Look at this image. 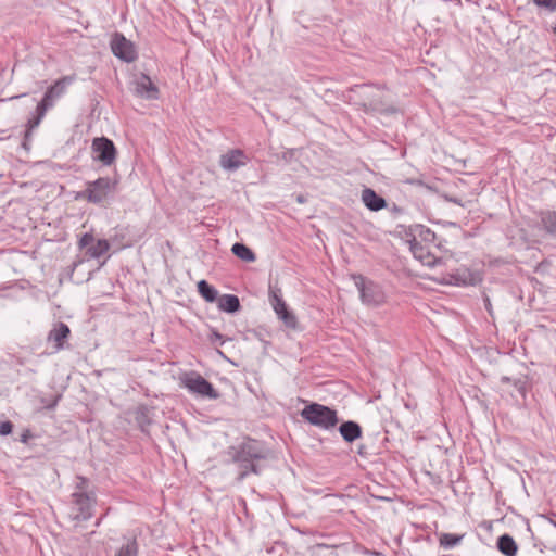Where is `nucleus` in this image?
Listing matches in <instances>:
<instances>
[{
	"label": "nucleus",
	"mask_w": 556,
	"mask_h": 556,
	"mask_svg": "<svg viewBox=\"0 0 556 556\" xmlns=\"http://www.w3.org/2000/svg\"><path fill=\"white\" fill-rule=\"evenodd\" d=\"M232 462L238 466L237 481L242 482L250 473L261 475L266 462L271 458V451L263 442L245 439L230 450Z\"/></svg>",
	"instance_id": "f257e3e1"
},
{
	"label": "nucleus",
	"mask_w": 556,
	"mask_h": 556,
	"mask_svg": "<svg viewBox=\"0 0 556 556\" xmlns=\"http://www.w3.org/2000/svg\"><path fill=\"white\" fill-rule=\"evenodd\" d=\"M380 87L374 84H359L349 88V100L359 105L365 113H378L382 115H392L399 112V109L388 101L380 92Z\"/></svg>",
	"instance_id": "f03ea898"
},
{
	"label": "nucleus",
	"mask_w": 556,
	"mask_h": 556,
	"mask_svg": "<svg viewBox=\"0 0 556 556\" xmlns=\"http://www.w3.org/2000/svg\"><path fill=\"white\" fill-rule=\"evenodd\" d=\"M119 180L115 177H99L87 181L86 188L77 193L76 199L86 200L89 203L106 207L117 192Z\"/></svg>",
	"instance_id": "7ed1b4c3"
},
{
	"label": "nucleus",
	"mask_w": 556,
	"mask_h": 556,
	"mask_svg": "<svg viewBox=\"0 0 556 556\" xmlns=\"http://www.w3.org/2000/svg\"><path fill=\"white\" fill-rule=\"evenodd\" d=\"M301 416L311 425L326 430L333 428L339 421L334 409L319 403L306 405L302 409Z\"/></svg>",
	"instance_id": "20e7f679"
},
{
	"label": "nucleus",
	"mask_w": 556,
	"mask_h": 556,
	"mask_svg": "<svg viewBox=\"0 0 556 556\" xmlns=\"http://www.w3.org/2000/svg\"><path fill=\"white\" fill-rule=\"evenodd\" d=\"M181 386L189 390L193 394H198L202 397L216 400L220 396L219 392L214 386L195 371H190L181 377Z\"/></svg>",
	"instance_id": "39448f33"
},
{
	"label": "nucleus",
	"mask_w": 556,
	"mask_h": 556,
	"mask_svg": "<svg viewBox=\"0 0 556 556\" xmlns=\"http://www.w3.org/2000/svg\"><path fill=\"white\" fill-rule=\"evenodd\" d=\"M72 518L76 521H87L93 516L97 497L93 492H74L72 494Z\"/></svg>",
	"instance_id": "423d86ee"
},
{
	"label": "nucleus",
	"mask_w": 556,
	"mask_h": 556,
	"mask_svg": "<svg viewBox=\"0 0 556 556\" xmlns=\"http://www.w3.org/2000/svg\"><path fill=\"white\" fill-rule=\"evenodd\" d=\"M353 278L364 304L378 306L384 302V294L377 283L366 279L362 275L354 276Z\"/></svg>",
	"instance_id": "0eeeda50"
},
{
	"label": "nucleus",
	"mask_w": 556,
	"mask_h": 556,
	"mask_svg": "<svg viewBox=\"0 0 556 556\" xmlns=\"http://www.w3.org/2000/svg\"><path fill=\"white\" fill-rule=\"evenodd\" d=\"M92 157L105 166L112 165L116 160V148L114 142L106 137H97L91 144Z\"/></svg>",
	"instance_id": "6e6552de"
},
{
	"label": "nucleus",
	"mask_w": 556,
	"mask_h": 556,
	"mask_svg": "<svg viewBox=\"0 0 556 556\" xmlns=\"http://www.w3.org/2000/svg\"><path fill=\"white\" fill-rule=\"evenodd\" d=\"M111 49L116 58L125 62H132L137 58V52L132 42L126 39L122 34L116 33L113 36L111 40Z\"/></svg>",
	"instance_id": "1a4fd4ad"
},
{
	"label": "nucleus",
	"mask_w": 556,
	"mask_h": 556,
	"mask_svg": "<svg viewBox=\"0 0 556 556\" xmlns=\"http://www.w3.org/2000/svg\"><path fill=\"white\" fill-rule=\"evenodd\" d=\"M409 243V250L412 251L415 258L419 260L426 266H434L438 263V258L429 251V249L419 240L406 238Z\"/></svg>",
	"instance_id": "9d476101"
},
{
	"label": "nucleus",
	"mask_w": 556,
	"mask_h": 556,
	"mask_svg": "<svg viewBox=\"0 0 556 556\" xmlns=\"http://www.w3.org/2000/svg\"><path fill=\"white\" fill-rule=\"evenodd\" d=\"M135 93L148 100H155L159 98V88L149 76L141 74L135 81Z\"/></svg>",
	"instance_id": "9b49d317"
},
{
	"label": "nucleus",
	"mask_w": 556,
	"mask_h": 556,
	"mask_svg": "<svg viewBox=\"0 0 556 556\" xmlns=\"http://www.w3.org/2000/svg\"><path fill=\"white\" fill-rule=\"evenodd\" d=\"M247 164V156L240 149L230 150L228 153L220 155L219 165L226 170H237Z\"/></svg>",
	"instance_id": "f8f14e48"
},
{
	"label": "nucleus",
	"mask_w": 556,
	"mask_h": 556,
	"mask_svg": "<svg viewBox=\"0 0 556 556\" xmlns=\"http://www.w3.org/2000/svg\"><path fill=\"white\" fill-rule=\"evenodd\" d=\"M405 237L419 240L421 243H432L437 239V235L430 228L421 224L410 225L405 229Z\"/></svg>",
	"instance_id": "ddd939ff"
},
{
	"label": "nucleus",
	"mask_w": 556,
	"mask_h": 556,
	"mask_svg": "<svg viewBox=\"0 0 556 556\" xmlns=\"http://www.w3.org/2000/svg\"><path fill=\"white\" fill-rule=\"evenodd\" d=\"M362 201L364 205L372 212H378L387 206V201L384 198L379 195L371 188H365L362 191Z\"/></svg>",
	"instance_id": "4468645a"
},
{
	"label": "nucleus",
	"mask_w": 556,
	"mask_h": 556,
	"mask_svg": "<svg viewBox=\"0 0 556 556\" xmlns=\"http://www.w3.org/2000/svg\"><path fill=\"white\" fill-rule=\"evenodd\" d=\"M339 432L345 442L352 443L362 437V427L356 421L348 420L339 426Z\"/></svg>",
	"instance_id": "2eb2a0df"
},
{
	"label": "nucleus",
	"mask_w": 556,
	"mask_h": 556,
	"mask_svg": "<svg viewBox=\"0 0 556 556\" xmlns=\"http://www.w3.org/2000/svg\"><path fill=\"white\" fill-rule=\"evenodd\" d=\"M75 80V76H64L58 79L52 86H50L45 96L54 102L55 99L60 98L65 93L66 88Z\"/></svg>",
	"instance_id": "dca6fc26"
},
{
	"label": "nucleus",
	"mask_w": 556,
	"mask_h": 556,
	"mask_svg": "<svg viewBox=\"0 0 556 556\" xmlns=\"http://www.w3.org/2000/svg\"><path fill=\"white\" fill-rule=\"evenodd\" d=\"M273 307L278 318L281 319L288 328H296V317L292 312L288 309L287 304L283 300L278 301V303H274Z\"/></svg>",
	"instance_id": "f3484780"
},
{
	"label": "nucleus",
	"mask_w": 556,
	"mask_h": 556,
	"mask_svg": "<svg viewBox=\"0 0 556 556\" xmlns=\"http://www.w3.org/2000/svg\"><path fill=\"white\" fill-rule=\"evenodd\" d=\"M217 306L220 311L229 314H235L241 308L239 298L235 294H223L218 296Z\"/></svg>",
	"instance_id": "a211bd4d"
},
{
	"label": "nucleus",
	"mask_w": 556,
	"mask_h": 556,
	"mask_svg": "<svg viewBox=\"0 0 556 556\" xmlns=\"http://www.w3.org/2000/svg\"><path fill=\"white\" fill-rule=\"evenodd\" d=\"M71 333L70 327L64 323H59L48 336L49 341H53L55 343V348L58 350L62 349L64 345L65 339L68 338Z\"/></svg>",
	"instance_id": "6ab92c4d"
},
{
	"label": "nucleus",
	"mask_w": 556,
	"mask_h": 556,
	"mask_svg": "<svg viewBox=\"0 0 556 556\" xmlns=\"http://www.w3.org/2000/svg\"><path fill=\"white\" fill-rule=\"evenodd\" d=\"M496 546L498 551L505 556H515L518 551V546L515 540L509 534H503L498 536Z\"/></svg>",
	"instance_id": "aec40b11"
},
{
	"label": "nucleus",
	"mask_w": 556,
	"mask_h": 556,
	"mask_svg": "<svg viewBox=\"0 0 556 556\" xmlns=\"http://www.w3.org/2000/svg\"><path fill=\"white\" fill-rule=\"evenodd\" d=\"M199 294L208 303H213L218 300V291L215 287L210 285L206 280L202 279L198 282Z\"/></svg>",
	"instance_id": "412c9836"
},
{
	"label": "nucleus",
	"mask_w": 556,
	"mask_h": 556,
	"mask_svg": "<svg viewBox=\"0 0 556 556\" xmlns=\"http://www.w3.org/2000/svg\"><path fill=\"white\" fill-rule=\"evenodd\" d=\"M231 252L240 260L245 262H254L256 256L254 252L244 243L236 242L232 248Z\"/></svg>",
	"instance_id": "4be33fe9"
},
{
	"label": "nucleus",
	"mask_w": 556,
	"mask_h": 556,
	"mask_svg": "<svg viewBox=\"0 0 556 556\" xmlns=\"http://www.w3.org/2000/svg\"><path fill=\"white\" fill-rule=\"evenodd\" d=\"M110 249V243L106 239H99L87 249V254L92 258H99L104 255Z\"/></svg>",
	"instance_id": "5701e85b"
},
{
	"label": "nucleus",
	"mask_w": 556,
	"mask_h": 556,
	"mask_svg": "<svg viewBox=\"0 0 556 556\" xmlns=\"http://www.w3.org/2000/svg\"><path fill=\"white\" fill-rule=\"evenodd\" d=\"M471 274L466 268H458L454 273L448 275V283H453L456 286H466L470 281Z\"/></svg>",
	"instance_id": "b1692460"
},
{
	"label": "nucleus",
	"mask_w": 556,
	"mask_h": 556,
	"mask_svg": "<svg viewBox=\"0 0 556 556\" xmlns=\"http://www.w3.org/2000/svg\"><path fill=\"white\" fill-rule=\"evenodd\" d=\"M129 227L118 226L114 228V235L112 240L118 243L122 247H130L132 244V240L128 238Z\"/></svg>",
	"instance_id": "393cba45"
},
{
	"label": "nucleus",
	"mask_w": 556,
	"mask_h": 556,
	"mask_svg": "<svg viewBox=\"0 0 556 556\" xmlns=\"http://www.w3.org/2000/svg\"><path fill=\"white\" fill-rule=\"evenodd\" d=\"M501 382L502 383H513L514 388L519 393V395L522 399H526V394H527V390H528L526 377H519L517 379H511L510 377L503 376V377H501Z\"/></svg>",
	"instance_id": "a878e982"
},
{
	"label": "nucleus",
	"mask_w": 556,
	"mask_h": 556,
	"mask_svg": "<svg viewBox=\"0 0 556 556\" xmlns=\"http://www.w3.org/2000/svg\"><path fill=\"white\" fill-rule=\"evenodd\" d=\"M136 422L142 432H148V427L151 425V419L149 416V409L146 406H140L136 410Z\"/></svg>",
	"instance_id": "bb28decb"
},
{
	"label": "nucleus",
	"mask_w": 556,
	"mask_h": 556,
	"mask_svg": "<svg viewBox=\"0 0 556 556\" xmlns=\"http://www.w3.org/2000/svg\"><path fill=\"white\" fill-rule=\"evenodd\" d=\"M541 223L544 229L556 237V212H546L541 215Z\"/></svg>",
	"instance_id": "cd10ccee"
},
{
	"label": "nucleus",
	"mask_w": 556,
	"mask_h": 556,
	"mask_svg": "<svg viewBox=\"0 0 556 556\" xmlns=\"http://www.w3.org/2000/svg\"><path fill=\"white\" fill-rule=\"evenodd\" d=\"M463 538V534L443 533L440 536V545L444 548H452L459 544Z\"/></svg>",
	"instance_id": "c85d7f7f"
},
{
	"label": "nucleus",
	"mask_w": 556,
	"mask_h": 556,
	"mask_svg": "<svg viewBox=\"0 0 556 556\" xmlns=\"http://www.w3.org/2000/svg\"><path fill=\"white\" fill-rule=\"evenodd\" d=\"M115 556H138V542L136 539L129 540L124 544Z\"/></svg>",
	"instance_id": "c756f323"
},
{
	"label": "nucleus",
	"mask_w": 556,
	"mask_h": 556,
	"mask_svg": "<svg viewBox=\"0 0 556 556\" xmlns=\"http://www.w3.org/2000/svg\"><path fill=\"white\" fill-rule=\"evenodd\" d=\"M42 118L43 117H41L38 114H36L35 116H33L31 118L28 119V122H27V129L25 131V138H24V142H23V147L24 148L27 149L26 141L29 140V138L31 136V130L39 126V124L41 123Z\"/></svg>",
	"instance_id": "7c9ffc66"
},
{
	"label": "nucleus",
	"mask_w": 556,
	"mask_h": 556,
	"mask_svg": "<svg viewBox=\"0 0 556 556\" xmlns=\"http://www.w3.org/2000/svg\"><path fill=\"white\" fill-rule=\"evenodd\" d=\"M53 106V101H51L49 98H47L45 94H43V98L41 99V101L37 104V108H36V114H38L39 116L43 117L46 115V112Z\"/></svg>",
	"instance_id": "2f4dec72"
},
{
	"label": "nucleus",
	"mask_w": 556,
	"mask_h": 556,
	"mask_svg": "<svg viewBox=\"0 0 556 556\" xmlns=\"http://www.w3.org/2000/svg\"><path fill=\"white\" fill-rule=\"evenodd\" d=\"M94 242V238L91 233H84L80 239H79V242H78V245L80 249H85V248H89L90 245H92V243Z\"/></svg>",
	"instance_id": "473e14b6"
},
{
	"label": "nucleus",
	"mask_w": 556,
	"mask_h": 556,
	"mask_svg": "<svg viewBox=\"0 0 556 556\" xmlns=\"http://www.w3.org/2000/svg\"><path fill=\"white\" fill-rule=\"evenodd\" d=\"M538 7H542L553 12L556 10V0H533Z\"/></svg>",
	"instance_id": "72a5a7b5"
},
{
	"label": "nucleus",
	"mask_w": 556,
	"mask_h": 556,
	"mask_svg": "<svg viewBox=\"0 0 556 556\" xmlns=\"http://www.w3.org/2000/svg\"><path fill=\"white\" fill-rule=\"evenodd\" d=\"M75 492H87L88 479L83 476H77Z\"/></svg>",
	"instance_id": "f704fd0d"
},
{
	"label": "nucleus",
	"mask_w": 556,
	"mask_h": 556,
	"mask_svg": "<svg viewBox=\"0 0 556 556\" xmlns=\"http://www.w3.org/2000/svg\"><path fill=\"white\" fill-rule=\"evenodd\" d=\"M269 300H270L271 305H274V303H278V301H282L283 299L281 296L280 289L270 288L269 289Z\"/></svg>",
	"instance_id": "c9c22d12"
},
{
	"label": "nucleus",
	"mask_w": 556,
	"mask_h": 556,
	"mask_svg": "<svg viewBox=\"0 0 556 556\" xmlns=\"http://www.w3.org/2000/svg\"><path fill=\"white\" fill-rule=\"evenodd\" d=\"M13 430V424L10 420L0 422V435H8Z\"/></svg>",
	"instance_id": "e433bc0d"
},
{
	"label": "nucleus",
	"mask_w": 556,
	"mask_h": 556,
	"mask_svg": "<svg viewBox=\"0 0 556 556\" xmlns=\"http://www.w3.org/2000/svg\"><path fill=\"white\" fill-rule=\"evenodd\" d=\"M210 340L212 343L219 342V344H224L225 339L224 337L216 330H212V333L210 336Z\"/></svg>",
	"instance_id": "4c0bfd02"
},
{
	"label": "nucleus",
	"mask_w": 556,
	"mask_h": 556,
	"mask_svg": "<svg viewBox=\"0 0 556 556\" xmlns=\"http://www.w3.org/2000/svg\"><path fill=\"white\" fill-rule=\"evenodd\" d=\"M483 302H484L485 309L492 316L493 309H492V304H491L490 298L488 295H485L483 299Z\"/></svg>",
	"instance_id": "58836bf2"
},
{
	"label": "nucleus",
	"mask_w": 556,
	"mask_h": 556,
	"mask_svg": "<svg viewBox=\"0 0 556 556\" xmlns=\"http://www.w3.org/2000/svg\"><path fill=\"white\" fill-rule=\"evenodd\" d=\"M357 453H358L361 456H363V457H367V456H369V455H370V453L367 451L366 446H365V445H363V444H361V445L358 446Z\"/></svg>",
	"instance_id": "ea45409f"
},
{
	"label": "nucleus",
	"mask_w": 556,
	"mask_h": 556,
	"mask_svg": "<svg viewBox=\"0 0 556 556\" xmlns=\"http://www.w3.org/2000/svg\"><path fill=\"white\" fill-rule=\"evenodd\" d=\"M406 182H408L410 185H416V186H421L422 185V181L419 180V179H407Z\"/></svg>",
	"instance_id": "a19ab883"
},
{
	"label": "nucleus",
	"mask_w": 556,
	"mask_h": 556,
	"mask_svg": "<svg viewBox=\"0 0 556 556\" xmlns=\"http://www.w3.org/2000/svg\"><path fill=\"white\" fill-rule=\"evenodd\" d=\"M447 200H448L450 202H452V203H455V204H457V205L463 206V204H462L460 200H459V199H457V198H455V197H450V198H447Z\"/></svg>",
	"instance_id": "79ce46f5"
},
{
	"label": "nucleus",
	"mask_w": 556,
	"mask_h": 556,
	"mask_svg": "<svg viewBox=\"0 0 556 556\" xmlns=\"http://www.w3.org/2000/svg\"><path fill=\"white\" fill-rule=\"evenodd\" d=\"M29 437H30V433H29V431L27 430L26 432H24V433L22 434V437H21V441H22V442H24V443H26Z\"/></svg>",
	"instance_id": "37998d69"
},
{
	"label": "nucleus",
	"mask_w": 556,
	"mask_h": 556,
	"mask_svg": "<svg viewBox=\"0 0 556 556\" xmlns=\"http://www.w3.org/2000/svg\"><path fill=\"white\" fill-rule=\"evenodd\" d=\"M392 211L396 212V213H400V212H402V208L399 207L397 205L393 204Z\"/></svg>",
	"instance_id": "c03bdc74"
},
{
	"label": "nucleus",
	"mask_w": 556,
	"mask_h": 556,
	"mask_svg": "<svg viewBox=\"0 0 556 556\" xmlns=\"http://www.w3.org/2000/svg\"><path fill=\"white\" fill-rule=\"evenodd\" d=\"M296 201H298L299 203H304V202H305V200H304V197H303V195H299V197L296 198Z\"/></svg>",
	"instance_id": "a18cd8bd"
},
{
	"label": "nucleus",
	"mask_w": 556,
	"mask_h": 556,
	"mask_svg": "<svg viewBox=\"0 0 556 556\" xmlns=\"http://www.w3.org/2000/svg\"><path fill=\"white\" fill-rule=\"evenodd\" d=\"M26 96H27V93H23V94H21V96H15V97H12V98H10V99H11V100H13V99H17V98L26 97Z\"/></svg>",
	"instance_id": "49530a36"
},
{
	"label": "nucleus",
	"mask_w": 556,
	"mask_h": 556,
	"mask_svg": "<svg viewBox=\"0 0 556 556\" xmlns=\"http://www.w3.org/2000/svg\"><path fill=\"white\" fill-rule=\"evenodd\" d=\"M553 31L556 34V25L554 26Z\"/></svg>",
	"instance_id": "de8ad7c7"
},
{
	"label": "nucleus",
	"mask_w": 556,
	"mask_h": 556,
	"mask_svg": "<svg viewBox=\"0 0 556 556\" xmlns=\"http://www.w3.org/2000/svg\"><path fill=\"white\" fill-rule=\"evenodd\" d=\"M554 527L556 528V521L553 522Z\"/></svg>",
	"instance_id": "09e8293b"
}]
</instances>
